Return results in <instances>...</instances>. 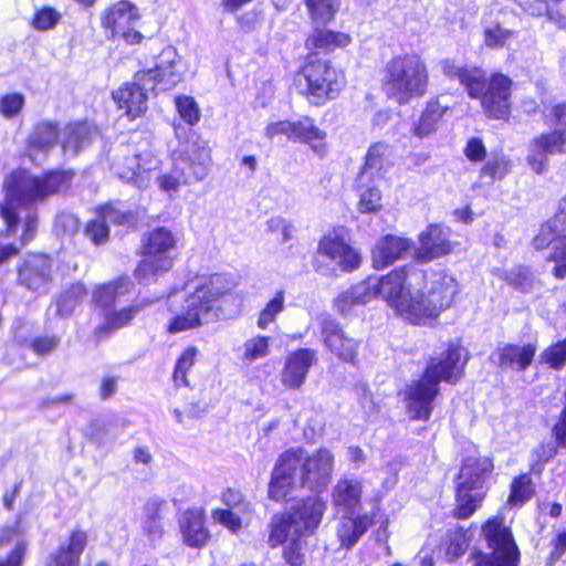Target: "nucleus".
<instances>
[{"instance_id":"obj_1","label":"nucleus","mask_w":566,"mask_h":566,"mask_svg":"<svg viewBox=\"0 0 566 566\" xmlns=\"http://www.w3.org/2000/svg\"><path fill=\"white\" fill-rule=\"evenodd\" d=\"M458 294L457 281L443 273L428 271L407 263L391 269L376 281L370 279L339 293L333 301L340 315H347L355 306L380 298L397 316L415 326H426L449 310Z\"/></svg>"},{"instance_id":"obj_2","label":"nucleus","mask_w":566,"mask_h":566,"mask_svg":"<svg viewBox=\"0 0 566 566\" xmlns=\"http://www.w3.org/2000/svg\"><path fill=\"white\" fill-rule=\"evenodd\" d=\"M335 459L324 447L308 453L302 447H292L279 454L268 483V497L286 503L294 491L325 489L333 475Z\"/></svg>"},{"instance_id":"obj_3","label":"nucleus","mask_w":566,"mask_h":566,"mask_svg":"<svg viewBox=\"0 0 566 566\" xmlns=\"http://www.w3.org/2000/svg\"><path fill=\"white\" fill-rule=\"evenodd\" d=\"M470 360L468 349L458 342H449L440 357H431L417 379L403 390L406 410L411 420L429 421L440 396L441 382L457 385L465 376Z\"/></svg>"},{"instance_id":"obj_4","label":"nucleus","mask_w":566,"mask_h":566,"mask_svg":"<svg viewBox=\"0 0 566 566\" xmlns=\"http://www.w3.org/2000/svg\"><path fill=\"white\" fill-rule=\"evenodd\" d=\"M73 168H50L40 175L27 169H13L4 182V197L0 201V218L6 235H14L21 222L19 208L46 201L66 192L73 184Z\"/></svg>"},{"instance_id":"obj_5","label":"nucleus","mask_w":566,"mask_h":566,"mask_svg":"<svg viewBox=\"0 0 566 566\" xmlns=\"http://www.w3.org/2000/svg\"><path fill=\"white\" fill-rule=\"evenodd\" d=\"M237 283L230 274L212 273L195 290L187 293L178 312L165 325L168 335L198 329L219 321L223 315V302L233 296Z\"/></svg>"},{"instance_id":"obj_6","label":"nucleus","mask_w":566,"mask_h":566,"mask_svg":"<svg viewBox=\"0 0 566 566\" xmlns=\"http://www.w3.org/2000/svg\"><path fill=\"white\" fill-rule=\"evenodd\" d=\"M302 4L313 25L312 32L304 42L308 50L304 67H315L314 71H329V63L322 62L318 53H332L338 49H346L353 43V36L349 33L327 28L336 20L340 10V1L302 0Z\"/></svg>"},{"instance_id":"obj_7","label":"nucleus","mask_w":566,"mask_h":566,"mask_svg":"<svg viewBox=\"0 0 566 566\" xmlns=\"http://www.w3.org/2000/svg\"><path fill=\"white\" fill-rule=\"evenodd\" d=\"M363 483L352 479H339L332 492V504L340 512L349 514L344 516L337 527V538L342 548H353L360 537L377 521L386 535L388 533L389 518L380 509L370 513L355 514L361 507Z\"/></svg>"},{"instance_id":"obj_8","label":"nucleus","mask_w":566,"mask_h":566,"mask_svg":"<svg viewBox=\"0 0 566 566\" xmlns=\"http://www.w3.org/2000/svg\"><path fill=\"white\" fill-rule=\"evenodd\" d=\"M132 286L133 283L127 275H119L95 286L92 302L102 312V323L93 332L96 339L108 337L119 329L129 327L138 314L153 304V301L144 300L115 308L117 298L128 294Z\"/></svg>"},{"instance_id":"obj_9","label":"nucleus","mask_w":566,"mask_h":566,"mask_svg":"<svg viewBox=\"0 0 566 566\" xmlns=\"http://www.w3.org/2000/svg\"><path fill=\"white\" fill-rule=\"evenodd\" d=\"M494 463L489 457H467L462 460L454 479V505L450 515L457 521L471 518L486 499V478L493 472Z\"/></svg>"},{"instance_id":"obj_10","label":"nucleus","mask_w":566,"mask_h":566,"mask_svg":"<svg viewBox=\"0 0 566 566\" xmlns=\"http://www.w3.org/2000/svg\"><path fill=\"white\" fill-rule=\"evenodd\" d=\"M327 511L326 502L315 495L302 497L289 512H280L269 523L268 544L276 548L285 544L293 535L312 536L322 524Z\"/></svg>"},{"instance_id":"obj_11","label":"nucleus","mask_w":566,"mask_h":566,"mask_svg":"<svg viewBox=\"0 0 566 566\" xmlns=\"http://www.w3.org/2000/svg\"><path fill=\"white\" fill-rule=\"evenodd\" d=\"M347 232L345 227L338 226L319 238L311 259L317 274L336 277L339 273H352L360 268L361 254L349 243Z\"/></svg>"},{"instance_id":"obj_12","label":"nucleus","mask_w":566,"mask_h":566,"mask_svg":"<svg viewBox=\"0 0 566 566\" xmlns=\"http://www.w3.org/2000/svg\"><path fill=\"white\" fill-rule=\"evenodd\" d=\"M177 244V237L166 227H156L147 231L137 251L140 260L133 272L135 279L142 283L169 272L174 266Z\"/></svg>"},{"instance_id":"obj_13","label":"nucleus","mask_w":566,"mask_h":566,"mask_svg":"<svg viewBox=\"0 0 566 566\" xmlns=\"http://www.w3.org/2000/svg\"><path fill=\"white\" fill-rule=\"evenodd\" d=\"M465 86L471 98L480 99L485 115L492 119L507 120L511 114L512 81L503 73H492L489 80L473 73H454Z\"/></svg>"},{"instance_id":"obj_14","label":"nucleus","mask_w":566,"mask_h":566,"mask_svg":"<svg viewBox=\"0 0 566 566\" xmlns=\"http://www.w3.org/2000/svg\"><path fill=\"white\" fill-rule=\"evenodd\" d=\"M482 534L492 552L475 551L472 554L474 566H518L520 551L503 517L488 518L482 524Z\"/></svg>"},{"instance_id":"obj_15","label":"nucleus","mask_w":566,"mask_h":566,"mask_svg":"<svg viewBox=\"0 0 566 566\" xmlns=\"http://www.w3.org/2000/svg\"><path fill=\"white\" fill-rule=\"evenodd\" d=\"M15 284L29 292H40L53 281L56 272L51 253L32 250L25 252L15 264Z\"/></svg>"},{"instance_id":"obj_16","label":"nucleus","mask_w":566,"mask_h":566,"mask_svg":"<svg viewBox=\"0 0 566 566\" xmlns=\"http://www.w3.org/2000/svg\"><path fill=\"white\" fill-rule=\"evenodd\" d=\"M159 164L153 153L143 151L123 157L114 165V171L124 182L146 189L150 186L154 174L159 170Z\"/></svg>"},{"instance_id":"obj_17","label":"nucleus","mask_w":566,"mask_h":566,"mask_svg":"<svg viewBox=\"0 0 566 566\" xmlns=\"http://www.w3.org/2000/svg\"><path fill=\"white\" fill-rule=\"evenodd\" d=\"M450 228L441 223H429L418 235V248L413 254L415 261L429 263L451 254L455 243L450 240Z\"/></svg>"},{"instance_id":"obj_18","label":"nucleus","mask_w":566,"mask_h":566,"mask_svg":"<svg viewBox=\"0 0 566 566\" xmlns=\"http://www.w3.org/2000/svg\"><path fill=\"white\" fill-rule=\"evenodd\" d=\"M90 543L88 532L71 528L65 538L48 555L43 566H81L82 555Z\"/></svg>"},{"instance_id":"obj_19","label":"nucleus","mask_w":566,"mask_h":566,"mask_svg":"<svg viewBox=\"0 0 566 566\" xmlns=\"http://www.w3.org/2000/svg\"><path fill=\"white\" fill-rule=\"evenodd\" d=\"M428 82V73H389L384 90L389 98L405 105L423 96Z\"/></svg>"},{"instance_id":"obj_20","label":"nucleus","mask_w":566,"mask_h":566,"mask_svg":"<svg viewBox=\"0 0 566 566\" xmlns=\"http://www.w3.org/2000/svg\"><path fill=\"white\" fill-rule=\"evenodd\" d=\"M323 344L338 360L355 365L357 361L359 342L347 335L342 325L332 318L321 324Z\"/></svg>"},{"instance_id":"obj_21","label":"nucleus","mask_w":566,"mask_h":566,"mask_svg":"<svg viewBox=\"0 0 566 566\" xmlns=\"http://www.w3.org/2000/svg\"><path fill=\"white\" fill-rule=\"evenodd\" d=\"M536 353L535 343H505L495 348L492 358L501 371L523 373L533 365Z\"/></svg>"},{"instance_id":"obj_22","label":"nucleus","mask_w":566,"mask_h":566,"mask_svg":"<svg viewBox=\"0 0 566 566\" xmlns=\"http://www.w3.org/2000/svg\"><path fill=\"white\" fill-rule=\"evenodd\" d=\"M61 127L55 120L36 122L24 143L23 156L34 161L39 155L48 156L60 144Z\"/></svg>"},{"instance_id":"obj_23","label":"nucleus","mask_w":566,"mask_h":566,"mask_svg":"<svg viewBox=\"0 0 566 566\" xmlns=\"http://www.w3.org/2000/svg\"><path fill=\"white\" fill-rule=\"evenodd\" d=\"M413 248L410 238L385 234L380 237L370 251L371 265L375 270H382L395 262L405 259Z\"/></svg>"},{"instance_id":"obj_24","label":"nucleus","mask_w":566,"mask_h":566,"mask_svg":"<svg viewBox=\"0 0 566 566\" xmlns=\"http://www.w3.org/2000/svg\"><path fill=\"white\" fill-rule=\"evenodd\" d=\"M111 95L117 108L123 111L130 122L145 116L148 111L147 92L136 82L123 83L112 91Z\"/></svg>"},{"instance_id":"obj_25","label":"nucleus","mask_w":566,"mask_h":566,"mask_svg":"<svg viewBox=\"0 0 566 566\" xmlns=\"http://www.w3.org/2000/svg\"><path fill=\"white\" fill-rule=\"evenodd\" d=\"M210 150L206 146L192 145L189 149L179 153L172 159V169L169 174L157 177L160 190L165 192H175L182 184H186V175L182 164H195V158L203 161L209 158Z\"/></svg>"},{"instance_id":"obj_26","label":"nucleus","mask_w":566,"mask_h":566,"mask_svg":"<svg viewBox=\"0 0 566 566\" xmlns=\"http://www.w3.org/2000/svg\"><path fill=\"white\" fill-rule=\"evenodd\" d=\"M305 96L316 106L336 98L345 86V78L338 73H305Z\"/></svg>"},{"instance_id":"obj_27","label":"nucleus","mask_w":566,"mask_h":566,"mask_svg":"<svg viewBox=\"0 0 566 566\" xmlns=\"http://www.w3.org/2000/svg\"><path fill=\"white\" fill-rule=\"evenodd\" d=\"M316 361V353L310 348H298L286 357L281 371V382L286 389H300L310 368Z\"/></svg>"},{"instance_id":"obj_28","label":"nucleus","mask_w":566,"mask_h":566,"mask_svg":"<svg viewBox=\"0 0 566 566\" xmlns=\"http://www.w3.org/2000/svg\"><path fill=\"white\" fill-rule=\"evenodd\" d=\"M140 17L139 9L134 2L118 0L102 12L101 25L109 32L112 38H115L127 27L134 25Z\"/></svg>"},{"instance_id":"obj_29","label":"nucleus","mask_w":566,"mask_h":566,"mask_svg":"<svg viewBox=\"0 0 566 566\" xmlns=\"http://www.w3.org/2000/svg\"><path fill=\"white\" fill-rule=\"evenodd\" d=\"M559 234H566V193L558 200L554 214L539 224L532 247L536 251H545Z\"/></svg>"},{"instance_id":"obj_30","label":"nucleus","mask_w":566,"mask_h":566,"mask_svg":"<svg viewBox=\"0 0 566 566\" xmlns=\"http://www.w3.org/2000/svg\"><path fill=\"white\" fill-rule=\"evenodd\" d=\"M179 527L184 543L193 548H202L210 541L209 530L205 525V512L200 509H187L180 520Z\"/></svg>"},{"instance_id":"obj_31","label":"nucleus","mask_w":566,"mask_h":566,"mask_svg":"<svg viewBox=\"0 0 566 566\" xmlns=\"http://www.w3.org/2000/svg\"><path fill=\"white\" fill-rule=\"evenodd\" d=\"M326 137V132L316 126L315 120L310 116H303L292 123L290 142L308 145L321 157L327 153Z\"/></svg>"},{"instance_id":"obj_32","label":"nucleus","mask_w":566,"mask_h":566,"mask_svg":"<svg viewBox=\"0 0 566 566\" xmlns=\"http://www.w3.org/2000/svg\"><path fill=\"white\" fill-rule=\"evenodd\" d=\"M96 127L87 119L70 122L65 125L64 136L60 142V147L64 154L76 155L84 147L93 142Z\"/></svg>"},{"instance_id":"obj_33","label":"nucleus","mask_w":566,"mask_h":566,"mask_svg":"<svg viewBox=\"0 0 566 566\" xmlns=\"http://www.w3.org/2000/svg\"><path fill=\"white\" fill-rule=\"evenodd\" d=\"M448 111L449 107L441 105L437 97L429 99L411 127L412 135L423 139L437 133Z\"/></svg>"},{"instance_id":"obj_34","label":"nucleus","mask_w":566,"mask_h":566,"mask_svg":"<svg viewBox=\"0 0 566 566\" xmlns=\"http://www.w3.org/2000/svg\"><path fill=\"white\" fill-rule=\"evenodd\" d=\"M536 495V485L532 480L531 473L522 472L515 475L509 486V495L505 506L513 509H522Z\"/></svg>"},{"instance_id":"obj_35","label":"nucleus","mask_w":566,"mask_h":566,"mask_svg":"<svg viewBox=\"0 0 566 566\" xmlns=\"http://www.w3.org/2000/svg\"><path fill=\"white\" fill-rule=\"evenodd\" d=\"M392 166L391 161V147L385 142L373 143L364 157V164L360 168V174L371 171L375 174H382L387 168Z\"/></svg>"},{"instance_id":"obj_36","label":"nucleus","mask_w":566,"mask_h":566,"mask_svg":"<svg viewBox=\"0 0 566 566\" xmlns=\"http://www.w3.org/2000/svg\"><path fill=\"white\" fill-rule=\"evenodd\" d=\"M18 344L30 350L38 358H45L59 350L61 337L54 333H43L30 338H22Z\"/></svg>"},{"instance_id":"obj_37","label":"nucleus","mask_w":566,"mask_h":566,"mask_svg":"<svg viewBox=\"0 0 566 566\" xmlns=\"http://www.w3.org/2000/svg\"><path fill=\"white\" fill-rule=\"evenodd\" d=\"M511 158L502 150H494L491 156L484 160L479 170L480 178H488L492 182L503 180L512 170Z\"/></svg>"},{"instance_id":"obj_38","label":"nucleus","mask_w":566,"mask_h":566,"mask_svg":"<svg viewBox=\"0 0 566 566\" xmlns=\"http://www.w3.org/2000/svg\"><path fill=\"white\" fill-rule=\"evenodd\" d=\"M515 2L526 14L533 18L545 17L557 29L566 31V14L562 10L551 8L548 4H538L541 0H515Z\"/></svg>"},{"instance_id":"obj_39","label":"nucleus","mask_w":566,"mask_h":566,"mask_svg":"<svg viewBox=\"0 0 566 566\" xmlns=\"http://www.w3.org/2000/svg\"><path fill=\"white\" fill-rule=\"evenodd\" d=\"M532 147L547 156L566 151V128L542 133L532 140Z\"/></svg>"},{"instance_id":"obj_40","label":"nucleus","mask_w":566,"mask_h":566,"mask_svg":"<svg viewBox=\"0 0 566 566\" xmlns=\"http://www.w3.org/2000/svg\"><path fill=\"white\" fill-rule=\"evenodd\" d=\"M500 279L509 286L523 294L530 293L534 287V276L530 268L518 264L511 270L504 271Z\"/></svg>"},{"instance_id":"obj_41","label":"nucleus","mask_w":566,"mask_h":566,"mask_svg":"<svg viewBox=\"0 0 566 566\" xmlns=\"http://www.w3.org/2000/svg\"><path fill=\"white\" fill-rule=\"evenodd\" d=\"M197 354L198 349L193 346H189L185 348L177 358L171 374V380L176 388L189 386L188 373L195 366Z\"/></svg>"},{"instance_id":"obj_42","label":"nucleus","mask_w":566,"mask_h":566,"mask_svg":"<svg viewBox=\"0 0 566 566\" xmlns=\"http://www.w3.org/2000/svg\"><path fill=\"white\" fill-rule=\"evenodd\" d=\"M539 364L555 371L566 367V336L553 342L541 352Z\"/></svg>"},{"instance_id":"obj_43","label":"nucleus","mask_w":566,"mask_h":566,"mask_svg":"<svg viewBox=\"0 0 566 566\" xmlns=\"http://www.w3.org/2000/svg\"><path fill=\"white\" fill-rule=\"evenodd\" d=\"M558 453V448L551 442L538 443L531 452V461L527 473L541 476L546 464Z\"/></svg>"},{"instance_id":"obj_44","label":"nucleus","mask_w":566,"mask_h":566,"mask_svg":"<svg viewBox=\"0 0 566 566\" xmlns=\"http://www.w3.org/2000/svg\"><path fill=\"white\" fill-rule=\"evenodd\" d=\"M164 501H149L144 506L143 528L148 535L163 533Z\"/></svg>"},{"instance_id":"obj_45","label":"nucleus","mask_w":566,"mask_h":566,"mask_svg":"<svg viewBox=\"0 0 566 566\" xmlns=\"http://www.w3.org/2000/svg\"><path fill=\"white\" fill-rule=\"evenodd\" d=\"M547 261L554 263L552 275L556 280H564L566 277V234H559L554 240Z\"/></svg>"},{"instance_id":"obj_46","label":"nucleus","mask_w":566,"mask_h":566,"mask_svg":"<svg viewBox=\"0 0 566 566\" xmlns=\"http://www.w3.org/2000/svg\"><path fill=\"white\" fill-rule=\"evenodd\" d=\"M61 13L51 6H42L33 12L30 19V27L36 31L54 29L61 21Z\"/></svg>"},{"instance_id":"obj_47","label":"nucleus","mask_w":566,"mask_h":566,"mask_svg":"<svg viewBox=\"0 0 566 566\" xmlns=\"http://www.w3.org/2000/svg\"><path fill=\"white\" fill-rule=\"evenodd\" d=\"M174 103L179 117L188 126H196L200 122L201 111L192 96L177 95Z\"/></svg>"},{"instance_id":"obj_48","label":"nucleus","mask_w":566,"mask_h":566,"mask_svg":"<svg viewBox=\"0 0 566 566\" xmlns=\"http://www.w3.org/2000/svg\"><path fill=\"white\" fill-rule=\"evenodd\" d=\"M270 343L271 337L264 335H258L248 339L243 344L242 360L253 363L256 359L266 357L270 353Z\"/></svg>"},{"instance_id":"obj_49","label":"nucleus","mask_w":566,"mask_h":566,"mask_svg":"<svg viewBox=\"0 0 566 566\" xmlns=\"http://www.w3.org/2000/svg\"><path fill=\"white\" fill-rule=\"evenodd\" d=\"M284 291H277L273 298H271L261 310L258 317V327L261 329H266L269 325L276 319V316L284 310Z\"/></svg>"},{"instance_id":"obj_50","label":"nucleus","mask_w":566,"mask_h":566,"mask_svg":"<svg viewBox=\"0 0 566 566\" xmlns=\"http://www.w3.org/2000/svg\"><path fill=\"white\" fill-rule=\"evenodd\" d=\"M83 233L94 245L99 247L109 241L111 231L108 223L97 214L85 223Z\"/></svg>"},{"instance_id":"obj_51","label":"nucleus","mask_w":566,"mask_h":566,"mask_svg":"<svg viewBox=\"0 0 566 566\" xmlns=\"http://www.w3.org/2000/svg\"><path fill=\"white\" fill-rule=\"evenodd\" d=\"M512 36L513 31L503 28L500 22H493L483 30L484 45L492 50L503 48Z\"/></svg>"},{"instance_id":"obj_52","label":"nucleus","mask_w":566,"mask_h":566,"mask_svg":"<svg viewBox=\"0 0 566 566\" xmlns=\"http://www.w3.org/2000/svg\"><path fill=\"white\" fill-rule=\"evenodd\" d=\"M303 536L294 535L292 539L284 546L282 557L289 566H303L305 564Z\"/></svg>"},{"instance_id":"obj_53","label":"nucleus","mask_w":566,"mask_h":566,"mask_svg":"<svg viewBox=\"0 0 566 566\" xmlns=\"http://www.w3.org/2000/svg\"><path fill=\"white\" fill-rule=\"evenodd\" d=\"M25 104L24 96L21 93H8L0 97V114L11 119L18 116Z\"/></svg>"},{"instance_id":"obj_54","label":"nucleus","mask_w":566,"mask_h":566,"mask_svg":"<svg viewBox=\"0 0 566 566\" xmlns=\"http://www.w3.org/2000/svg\"><path fill=\"white\" fill-rule=\"evenodd\" d=\"M381 208V192L377 187H369L360 193L358 201V211L360 213H376Z\"/></svg>"},{"instance_id":"obj_55","label":"nucleus","mask_w":566,"mask_h":566,"mask_svg":"<svg viewBox=\"0 0 566 566\" xmlns=\"http://www.w3.org/2000/svg\"><path fill=\"white\" fill-rule=\"evenodd\" d=\"M39 214L36 212L28 213L22 220V229L19 235L20 247H27L32 243L39 232Z\"/></svg>"},{"instance_id":"obj_56","label":"nucleus","mask_w":566,"mask_h":566,"mask_svg":"<svg viewBox=\"0 0 566 566\" xmlns=\"http://www.w3.org/2000/svg\"><path fill=\"white\" fill-rule=\"evenodd\" d=\"M467 159L473 164L483 163L488 156V149L480 137H471L463 148Z\"/></svg>"},{"instance_id":"obj_57","label":"nucleus","mask_w":566,"mask_h":566,"mask_svg":"<svg viewBox=\"0 0 566 566\" xmlns=\"http://www.w3.org/2000/svg\"><path fill=\"white\" fill-rule=\"evenodd\" d=\"M544 124L548 127L566 128V102L552 105L543 116Z\"/></svg>"},{"instance_id":"obj_58","label":"nucleus","mask_w":566,"mask_h":566,"mask_svg":"<svg viewBox=\"0 0 566 566\" xmlns=\"http://www.w3.org/2000/svg\"><path fill=\"white\" fill-rule=\"evenodd\" d=\"M212 516L233 534H237L242 528L241 517L230 509H217L212 512Z\"/></svg>"},{"instance_id":"obj_59","label":"nucleus","mask_w":566,"mask_h":566,"mask_svg":"<svg viewBox=\"0 0 566 566\" xmlns=\"http://www.w3.org/2000/svg\"><path fill=\"white\" fill-rule=\"evenodd\" d=\"M261 21L262 11L256 9L244 11L235 17L238 28L243 33H251L256 30Z\"/></svg>"},{"instance_id":"obj_60","label":"nucleus","mask_w":566,"mask_h":566,"mask_svg":"<svg viewBox=\"0 0 566 566\" xmlns=\"http://www.w3.org/2000/svg\"><path fill=\"white\" fill-rule=\"evenodd\" d=\"M552 437L557 448L566 449V401L552 428Z\"/></svg>"},{"instance_id":"obj_61","label":"nucleus","mask_w":566,"mask_h":566,"mask_svg":"<svg viewBox=\"0 0 566 566\" xmlns=\"http://www.w3.org/2000/svg\"><path fill=\"white\" fill-rule=\"evenodd\" d=\"M97 214L108 223L123 224L128 220V214L118 211L112 203H104L96 209Z\"/></svg>"},{"instance_id":"obj_62","label":"nucleus","mask_w":566,"mask_h":566,"mask_svg":"<svg viewBox=\"0 0 566 566\" xmlns=\"http://www.w3.org/2000/svg\"><path fill=\"white\" fill-rule=\"evenodd\" d=\"M27 555V544L17 543L8 553L4 559H0V566H23Z\"/></svg>"},{"instance_id":"obj_63","label":"nucleus","mask_w":566,"mask_h":566,"mask_svg":"<svg viewBox=\"0 0 566 566\" xmlns=\"http://www.w3.org/2000/svg\"><path fill=\"white\" fill-rule=\"evenodd\" d=\"M292 123H293V120H287V119L272 122L266 125V127L264 129V135L270 139H273L274 137H276L279 135H284L290 140Z\"/></svg>"},{"instance_id":"obj_64","label":"nucleus","mask_w":566,"mask_h":566,"mask_svg":"<svg viewBox=\"0 0 566 566\" xmlns=\"http://www.w3.org/2000/svg\"><path fill=\"white\" fill-rule=\"evenodd\" d=\"M552 551L548 555V563L552 565L560 559L566 552V531L559 532L552 539Z\"/></svg>"}]
</instances>
